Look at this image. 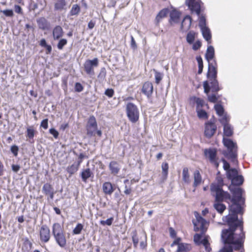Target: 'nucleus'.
Here are the masks:
<instances>
[{
	"instance_id": "1",
	"label": "nucleus",
	"mask_w": 252,
	"mask_h": 252,
	"mask_svg": "<svg viewBox=\"0 0 252 252\" xmlns=\"http://www.w3.org/2000/svg\"><path fill=\"white\" fill-rule=\"evenodd\" d=\"M232 214L222 218L223 221L229 226L227 229L222 230L221 237L226 252H233L243 248L245 239L242 218H238V213H242V208L238 205L231 206Z\"/></svg>"
},
{
	"instance_id": "2",
	"label": "nucleus",
	"mask_w": 252,
	"mask_h": 252,
	"mask_svg": "<svg viewBox=\"0 0 252 252\" xmlns=\"http://www.w3.org/2000/svg\"><path fill=\"white\" fill-rule=\"evenodd\" d=\"M244 179L242 175H238L231 180V185L229 187V189L232 193L231 202L232 204L229 206V214H232L230 210L232 206H238L239 205L242 208V213H238V214L243 215L244 211V208L245 206V198L243 197V194L244 193V190L241 188L236 186H240L243 184Z\"/></svg>"
},
{
	"instance_id": "3",
	"label": "nucleus",
	"mask_w": 252,
	"mask_h": 252,
	"mask_svg": "<svg viewBox=\"0 0 252 252\" xmlns=\"http://www.w3.org/2000/svg\"><path fill=\"white\" fill-rule=\"evenodd\" d=\"M222 142L227 150L223 151L222 154L231 162L237 163L238 146L237 143L232 140L225 137H223Z\"/></svg>"
},
{
	"instance_id": "4",
	"label": "nucleus",
	"mask_w": 252,
	"mask_h": 252,
	"mask_svg": "<svg viewBox=\"0 0 252 252\" xmlns=\"http://www.w3.org/2000/svg\"><path fill=\"white\" fill-rule=\"evenodd\" d=\"M222 142L227 150L223 151L222 154L231 162L237 163L238 146L237 143L232 140L225 137H223Z\"/></svg>"
},
{
	"instance_id": "5",
	"label": "nucleus",
	"mask_w": 252,
	"mask_h": 252,
	"mask_svg": "<svg viewBox=\"0 0 252 252\" xmlns=\"http://www.w3.org/2000/svg\"><path fill=\"white\" fill-rule=\"evenodd\" d=\"M194 215L196 220L195 221H193L194 230L195 231H200L201 233L195 234L193 236V240L195 244L200 245L202 239V235L205 234L207 230V221L197 212H195Z\"/></svg>"
},
{
	"instance_id": "6",
	"label": "nucleus",
	"mask_w": 252,
	"mask_h": 252,
	"mask_svg": "<svg viewBox=\"0 0 252 252\" xmlns=\"http://www.w3.org/2000/svg\"><path fill=\"white\" fill-rule=\"evenodd\" d=\"M52 233L57 244L61 248H64L66 245V239L61 225L59 223H55L52 227Z\"/></svg>"
},
{
	"instance_id": "7",
	"label": "nucleus",
	"mask_w": 252,
	"mask_h": 252,
	"mask_svg": "<svg viewBox=\"0 0 252 252\" xmlns=\"http://www.w3.org/2000/svg\"><path fill=\"white\" fill-rule=\"evenodd\" d=\"M203 11H200L199 14H196L198 17V26L200 29L203 38L208 42L211 43L212 34L209 27L207 26L205 15L202 13Z\"/></svg>"
},
{
	"instance_id": "8",
	"label": "nucleus",
	"mask_w": 252,
	"mask_h": 252,
	"mask_svg": "<svg viewBox=\"0 0 252 252\" xmlns=\"http://www.w3.org/2000/svg\"><path fill=\"white\" fill-rule=\"evenodd\" d=\"M210 189L212 194L215 197L216 202H222L227 199L231 201L232 197L230 194L227 191H224L222 188H220L218 185H211Z\"/></svg>"
},
{
	"instance_id": "9",
	"label": "nucleus",
	"mask_w": 252,
	"mask_h": 252,
	"mask_svg": "<svg viewBox=\"0 0 252 252\" xmlns=\"http://www.w3.org/2000/svg\"><path fill=\"white\" fill-rule=\"evenodd\" d=\"M126 113L129 121L132 123H136L139 117V110L136 105L131 102H128L126 106Z\"/></svg>"
},
{
	"instance_id": "10",
	"label": "nucleus",
	"mask_w": 252,
	"mask_h": 252,
	"mask_svg": "<svg viewBox=\"0 0 252 252\" xmlns=\"http://www.w3.org/2000/svg\"><path fill=\"white\" fill-rule=\"evenodd\" d=\"M185 3L191 13L199 14L200 11L204 10V3L201 0H186Z\"/></svg>"
},
{
	"instance_id": "11",
	"label": "nucleus",
	"mask_w": 252,
	"mask_h": 252,
	"mask_svg": "<svg viewBox=\"0 0 252 252\" xmlns=\"http://www.w3.org/2000/svg\"><path fill=\"white\" fill-rule=\"evenodd\" d=\"M204 156L207 158L210 162L213 164L216 168L219 166V162L218 161L217 150L216 148L205 149L204 150Z\"/></svg>"
},
{
	"instance_id": "12",
	"label": "nucleus",
	"mask_w": 252,
	"mask_h": 252,
	"mask_svg": "<svg viewBox=\"0 0 252 252\" xmlns=\"http://www.w3.org/2000/svg\"><path fill=\"white\" fill-rule=\"evenodd\" d=\"M97 129V124L95 117L91 116L89 117L87 125V134L89 136H94L95 131Z\"/></svg>"
},
{
	"instance_id": "13",
	"label": "nucleus",
	"mask_w": 252,
	"mask_h": 252,
	"mask_svg": "<svg viewBox=\"0 0 252 252\" xmlns=\"http://www.w3.org/2000/svg\"><path fill=\"white\" fill-rule=\"evenodd\" d=\"M217 126L214 122V120L210 119L205 124L204 135L207 138H211L216 133Z\"/></svg>"
},
{
	"instance_id": "14",
	"label": "nucleus",
	"mask_w": 252,
	"mask_h": 252,
	"mask_svg": "<svg viewBox=\"0 0 252 252\" xmlns=\"http://www.w3.org/2000/svg\"><path fill=\"white\" fill-rule=\"evenodd\" d=\"M98 65V60L97 58H94L93 60H87L84 63V68L86 73L90 75H94V67Z\"/></svg>"
},
{
	"instance_id": "15",
	"label": "nucleus",
	"mask_w": 252,
	"mask_h": 252,
	"mask_svg": "<svg viewBox=\"0 0 252 252\" xmlns=\"http://www.w3.org/2000/svg\"><path fill=\"white\" fill-rule=\"evenodd\" d=\"M39 238L41 243H48L51 238L50 230L46 224L42 225L39 230Z\"/></svg>"
},
{
	"instance_id": "16",
	"label": "nucleus",
	"mask_w": 252,
	"mask_h": 252,
	"mask_svg": "<svg viewBox=\"0 0 252 252\" xmlns=\"http://www.w3.org/2000/svg\"><path fill=\"white\" fill-rule=\"evenodd\" d=\"M191 23V17L189 15L185 16L181 24L180 31L182 32L188 31L190 28Z\"/></svg>"
},
{
	"instance_id": "17",
	"label": "nucleus",
	"mask_w": 252,
	"mask_h": 252,
	"mask_svg": "<svg viewBox=\"0 0 252 252\" xmlns=\"http://www.w3.org/2000/svg\"><path fill=\"white\" fill-rule=\"evenodd\" d=\"M142 92L147 97H150L153 93V85L152 83L149 81L144 83L142 87Z\"/></svg>"
},
{
	"instance_id": "18",
	"label": "nucleus",
	"mask_w": 252,
	"mask_h": 252,
	"mask_svg": "<svg viewBox=\"0 0 252 252\" xmlns=\"http://www.w3.org/2000/svg\"><path fill=\"white\" fill-rule=\"evenodd\" d=\"M216 63L215 62V64L213 63H208V68L207 73V77L208 79L215 78L217 77V69L216 67Z\"/></svg>"
},
{
	"instance_id": "19",
	"label": "nucleus",
	"mask_w": 252,
	"mask_h": 252,
	"mask_svg": "<svg viewBox=\"0 0 252 252\" xmlns=\"http://www.w3.org/2000/svg\"><path fill=\"white\" fill-rule=\"evenodd\" d=\"M116 189V186L109 182H105L102 185V190L106 195H111Z\"/></svg>"
},
{
	"instance_id": "20",
	"label": "nucleus",
	"mask_w": 252,
	"mask_h": 252,
	"mask_svg": "<svg viewBox=\"0 0 252 252\" xmlns=\"http://www.w3.org/2000/svg\"><path fill=\"white\" fill-rule=\"evenodd\" d=\"M181 13L177 10H172L170 13L169 22L171 25L179 23Z\"/></svg>"
},
{
	"instance_id": "21",
	"label": "nucleus",
	"mask_w": 252,
	"mask_h": 252,
	"mask_svg": "<svg viewBox=\"0 0 252 252\" xmlns=\"http://www.w3.org/2000/svg\"><path fill=\"white\" fill-rule=\"evenodd\" d=\"M208 81H209L212 93H218L222 89V87L220 86L217 78L209 79Z\"/></svg>"
},
{
	"instance_id": "22",
	"label": "nucleus",
	"mask_w": 252,
	"mask_h": 252,
	"mask_svg": "<svg viewBox=\"0 0 252 252\" xmlns=\"http://www.w3.org/2000/svg\"><path fill=\"white\" fill-rule=\"evenodd\" d=\"M39 29L42 30H48L50 27L49 22L44 17H40L36 20Z\"/></svg>"
},
{
	"instance_id": "23",
	"label": "nucleus",
	"mask_w": 252,
	"mask_h": 252,
	"mask_svg": "<svg viewBox=\"0 0 252 252\" xmlns=\"http://www.w3.org/2000/svg\"><path fill=\"white\" fill-rule=\"evenodd\" d=\"M67 2L65 0H55L54 3L55 11H62L66 10Z\"/></svg>"
},
{
	"instance_id": "24",
	"label": "nucleus",
	"mask_w": 252,
	"mask_h": 252,
	"mask_svg": "<svg viewBox=\"0 0 252 252\" xmlns=\"http://www.w3.org/2000/svg\"><path fill=\"white\" fill-rule=\"evenodd\" d=\"M193 175L194 180L193 187L196 188L203 182L202 177L199 170L197 169L194 171Z\"/></svg>"
},
{
	"instance_id": "25",
	"label": "nucleus",
	"mask_w": 252,
	"mask_h": 252,
	"mask_svg": "<svg viewBox=\"0 0 252 252\" xmlns=\"http://www.w3.org/2000/svg\"><path fill=\"white\" fill-rule=\"evenodd\" d=\"M63 35V28L60 26H56L53 30V36L55 40H59Z\"/></svg>"
},
{
	"instance_id": "26",
	"label": "nucleus",
	"mask_w": 252,
	"mask_h": 252,
	"mask_svg": "<svg viewBox=\"0 0 252 252\" xmlns=\"http://www.w3.org/2000/svg\"><path fill=\"white\" fill-rule=\"evenodd\" d=\"M109 168L111 174L114 175L118 174L120 170V165L116 161H111L109 165Z\"/></svg>"
},
{
	"instance_id": "27",
	"label": "nucleus",
	"mask_w": 252,
	"mask_h": 252,
	"mask_svg": "<svg viewBox=\"0 0 252 252\" xmlns=\"http://www.w3.org/2000/svg\"><path fill=\"white\" fill-rule=\"evenodd\" d=\"M223 127V137L224 136L229 137L233 135L234 128L230 124L225 125Z\"/></svg>"
},
{
	"instance_id": "28",
	"label": "nucleus",
	"mask_w": 252,
	"mask_h": 252,
	"mask_svg": "<svg viewBox=\"0 0 252 252\" xmlns=\"http://www.w3.org/2000/svg\"><path fill=\"white\" fill-rule=\"evenodd\" d=\"M205 57L208 63H210V61L214 58L215 49L213 46H208Z\"/></svg>"
},
{
	"instance_id": "29",
	"label": "nucleus",
	"mask_w": 252,
	"mask_h": 252,
	"mask_svg": "<svg viewBox=\"0 0 252 252\" xmlns=\"http://www.w3.org/2000/svg\"><path fill=\"white\" fill-rule=\"evenodd\" d=\"M81 177L82 181L86 183L87 180L91 177L93 176V173L91 171L90 168H86L83 169L81 174Z\"/></svg>"
},
{
	"instance_id": "30",
	"label": "nucleus",
	"mask_w": 252,
	"mask_h": 252,
	"mask_svg": "<svg viewBox=\"0 0 252 252\" xmlns=\"http://www.w3.org/2000/svg\"><path fill=\"white\" fill-rule=\"evenodd\" d=\"M190 100L191 101H192L196 104V110L202 108L205 104L204 100L200 97H197L194 96L191 97L190 98Z\"/></svg>"
},
{
	"instance_id": "31",
	"label": "nucleus",
	"mask_w": 252,
	"mask_h": 252,
	"mask_svg": "<svg viewBox=\"0 0 252 252\" xmlns=\"http://www.w3.org/2000/svg\"><path fill=\"white\" fill-rule=\"evenodd\" d=\"M197 34L198 33L193 31H189L186 36L187 43L189 44H193Z\"/></svg>"
},
{
	"instance_id": "32",
	"label": "nucleus",
	"mask_w": 252,
	"mask_h": 252,
	"mask_svg": "<svg viewBox=\"0 0 252 252\" xmlns=\"http://www.w3.org/2000/svg\"><path fill=\"white\" fill-rule=\"evenodd\" d=\"M182 179L183 182L186 184H189L190 182L189 169L187 167H185L183 169Z\"/></svg>"
},
{
	"instance_id": "33",
	"label": "nucleus",
	"mask_w": 252,
	"mask_h": 252,
	"mask_svg": "<svg viewBox=\"0 0 252 252\" xmlns=\"http://www.w3.org/2000/svg\"><path fill=\"white\" fill-rule=\"evenodd\" d=\"M53 191H54V189L50 183H45L43 186L42 191L45 195H48L49 193Z\"/></svg>"
},
{
	"instance_id": "34",
	"label": "nucleus",
	"mask_w": 252,
	"mask_h": 252,
	"mask_svg": "<svg viewBox=\"0 0 252 252\" xmlns=\"http://www.w3.org/2000/svg\"><path fill=\"white\" fill-rule=\"evenodd\" d=\"M191 246L190 245L185 243H180L179 244L177 252H187L190 251Z\"/></svg>"
},
{
	"instance_id": "35",
	"label": "nucleus",
	"mask_w": 252,
	"mask_h": 252,
	"mask_svg": "<svg viewBox=\"0 0 252 252\" xmlns=\"http://www.w3.org/2000/svg\"><path fill=\"white\" fill-rule=\"evenodd\" d=\"M79 166L76 163H74L71 165L69 166L66 168V171L70 174L71 177L73 174L77 171Z\"/></svg>"
},
{
	"instance_id": "36",
	"label": "nucleus",
	"mask_w": 252,
	"mask_h": 252,
	"mask_svg": "<svg viewBox=\"0 0 252 252\" xmlns=\"http://www.w3.org/2000/svg\"><path fill=\"white\" fill-rule=\"evenodd\" d=\"M221 202H216L214 204V208L220 214H222L226 209V206L224 204L221 203Z\"/></svg>"
},
{
	"instance_id": "37",
	"label": "nucleus",
	"mask_w": 252,
	"mask_h": 252,
	"mask_svg": "<svg viewBox=\"0 0 252 252\" xmlns=\"http://www.w3.org/2000/svg\"><path fill=\"white\" fill-rule=\"evenodd\" d=\"M238 175V171L235 168H231L226 172V176L230 180L236 177Z\"/></svg>"
},
{
	"instance_id": "38",
	"label": "nucleus",
	"mask_w": 252,
	"mask_h": 252,
	"mask_svg": "<svg viewBox=\"0 0 252 252\" xmlns=\"http://www.w3.org/2000/svg\"><path fill=\"white\" fill-rule=\"evenodd\" d=\"M220 95H219L217 93H213L211 94L207 95L208 101L212 103L217 102L219 99H220Z\"/></svg>"
},
{
	"instance_id": "39",
	"label": "nucleus",
	"mask_w": 252,
	"mask_h": 252,
	"mask_svg": "<svg viewBox=\"0 0 252 252\" xmlns=\"http://www.w3.org/2000/svg\"><path fill=\"white\" fill-rule=\"evenodd\" d=\"M168 12V10L166 8L162 9L159 11L156 17V20L158 22H159L160 20L164 17H165Z\"/></svg>"
},
{
	"instance_id": "40",
	"label": "nucleus",
	"mask_w": 252,
	"mask_h": 252,
	"mask_svg": "<svg viewBox=\"0 0 252 252\" xmlns=\"http://www.w3.org/2000/svg\"><path fill=\"white\" fill-rule=\"evenodd\" d=\"M220 117H221V118L219 119V121L222 126L229 124V122L230 118L226 113L223 114V115Z\"/></svg>"
},
{
	"instance_id": "41",
	"label": "nucleus",
	"mask_w": 252,
	"mask_h": 252,
	"mask_svg": "<svg viewBox=\"0 0 252 252\" xmlns=\"http://www.w3.org/2000/svg\"><path fill=\"white\" fill-rule=\"evenodd\" d=\"M215 110L216 111V113L219 116H222L223 114H225L224 109L222 105L220 104H217L214 106Z\"/></svg>"
},
{
	"instance_id": "42",
	"label": "nucleus",
	"mask_w": 252,
	"mask_h": 252,
	"mask_svg": "<svg viewBox=\"0 0 252 252\" xmlns=\"http://www.w3.org/2000/svg\"><path fill=\"white\" fill-rule=\"evenodd\" d=\"M80 11V6L78 4L73 5L70 11V14L71 16L77 15Z\"/></svg>"
},
{
	"instance_id": "43",
	"label": "nucleus",
	"mask_w": 252,
	"mask_h": 252,
	"mask_svg": "<svg viewBox=\"0 0 252 252\" xmlns=\"http://www.w3.org/2000/svg\"><path fill=\"white\" fill-rule=\"evenodd\" d=\"M35 130L33 126H30L27 129V137L30 139H33L35 134Z\"/></svg>"
},
{
	"instance_id": "44",
	"label": "nucleus",
	"mask_w": 252,
	"mask_h": 252,
	"mask_svg": "<svg viewBox=\"0 0 252 252\" xmlns=\"http://www.w3.org/2000/svg\"><path fill=\"white\" fill-rule=\"evenodd\" d=\"M106 75V69L104 67H102L101 68L100 72L97 76V78L99 81L102 82L104 80L105 76Z\"/></svg>"
},
{
	"instance_id": "45",
	"label": "nucleus",
	"mask_w": 252,
	"mask_h": 252,
	"mask_svg": "<svg viewBox=\"0 0 252 252\" xmlns=\"http://www.w3.org/2000/svg\"><path fill=\"white\" fill-rule=\"evenodd\" d=\"M196 112L197 113V116L200 119H207L208 118V114L207 112L203 110V109H198L196 110Z\"/></svg>"
},
{
	"instance_id": "46",
	"label": "nucleus",
	"mask_w": 252,
	"mask_h": 252,
	"mask_svg": "<svg viewBox=\"0 0 252 252\" xmlns=\"http://www.w3.org/2000/svg\"><path fill=\"white\" fill-rule=\"evenodd\" d=\"M83 229V225L81 223H78L76 227L73 229L72 233L73 234L77 235L81 233Z\"/></svg>"
},
{
	"instance_id": "47",
	"label": "nucleus",
	"mask_w": 252,
	"mask_h": 252,
	"mask_svg": "<svg viewBox=\"0 0 252 252\" xmlns=\"http://www.w3.org/2000/svg\"><path fill=\"white\" fill-rule=\"evenodd\" d=\"M168 164L167 162H164L161 165V168L162 171V175L165 177H166L168 172Z\"/></svg>"
},
{
	"instance_id": "48",
	"label": "nucleus",
	"mask_w": 252,
	"mask_h": 252,
	"mask_svg": "<svg viewBox=\"0 0 252 252\" xmlns=\"http://www.w3.org/2000/svg\"><path fill=\"white\" fill-rule=\"evenodd\" d=\"M154 71L155 72V80H156V83L157 84H158L159 83V82H160V81L162 80V77H163V74L160 73V72H159L158 71H157V70H156L155 69H154Z\"/></svg>"
},
{
	"instance_id": "49",
	"label": "nucleus",
	"mask_w": 252,
	"mask_h": 252,
	"mask_svg": "<svg viewBox=\"0 0 252 252\" xmlns=\"http://www.w3.org/2000/svg\"><path fill=\"white\" fill-rule=\"evenodd\" d=\"M114 220V218L111 217L108 219H107L106 220H101L100 221V224H101L103 226L105 225H108L110 226L112 225L113 222Z\"/></svg>"
},
{
	"instance_id": "50",
	"label": "nucleus",
	"mask_w": 252,
	"mask_h": 252,
	"mask_svg": "<svg viewBox=\"0 0 252 252\" xmlns=\"http://www.w3.org/2000/svg\"><path fill=\"white\" fill-rule=\"evenodd\" d=\"M67 43V41L65 38H62L60 39L58 44H57V48L59 50L63 49V47L66 45Z\"/></svg>"
},
{
	"instance_id": "51",
	"label": "nucleus",
	"mask_w": 252,
	"mask_h": 252,
	"mask_svg": "<svg viewBox=\"0 0 252 252\" xmlns=\"http://www.w3.org/2000/svg\"><path fill=\"white\" fill-rule=\"evenodd\" d=\"M203 88H204V92L207 95L209 94V93L210 91H211V88L210 87L209 81H205L203 84Z\"/></svg>"
},
{
	"instance_id": "52",
	"label": "nucleus",
	"mask_w": 252,
	"mask_h": 252,
	"mask_svg": "<svg viewBox=\"0 0 252 252\" xmlns=\"http://www.w3.org/2000/svg\"><path fill=\"white\" fill-rule=\"evenodd\" d=\"M23 244L25 247L27 248H29V249H31L32 246V243L29 240L28 237H25L23 239Z\"/></svg>"
},
{
	"instance_id": "53",
	"label": "nucleus",
	"mask_w": 252,
	"mask_h": 252,
	"mask_svg": "<svg viewBox=\"0 0 252 252\" xmlns=\"http://www.w3.org/2000/svg\"><path fill=\"white\" fill-rule=\"evenodd\" d=\"M0 12H2L5 16L11 17L13 16L14 13L12 9H5L3 10H0Z\"/></svg>"
},
{
	"instance_id": "54",
	"label": "nucleus",
	"mask_w": 252,
	"mask_h": 252,
	"mask_svg": "<svg viewBox=\"0 0 252 252\" xmlns=\"http://www.w3.org/2000/svg\"><path fill=\"white\" fill-rule=\"evenodd\" d=\"M74 89L76 92L80 93L83 90L84 87L80 83L76 82L75 84Z\"/></svg>"
},
{
	"instance_id": "55",
	"label": "nucleus",
	"mask_w": 252,
	"mask_h": 252,
	"mask_svg": "<svg viewBox=\"0 0 252 252\" xmlns=\"http://www.w3.org/2000/svg\"><path fill=\"white\" fill-rule=\"evenodd\" d=\"M217 183H212L211 185H218L220 188H222V187L223 186V181L221 177H217Z\"/></svg>"
},
{
	"instance_id": "56",
	"label": "nucleus",
	"mask_w": 252,
	"mask_h": 252,
	"mask_svg": "<svg viewBox=\"0 0 252 252\" xmlns=\"http://www.w3.org/2000/svg\"><path fill=\"white\" fill-rule=\"evenodd\" d=\"M192 49L194 51H197L201 47L202 43L199 40L196 41L192 44Z\"/></svg>"
},
{
	"instance_id": "57",
	"label": "nucleus",
	"mask_w": 252,
	"mask_h": 252,
	"mask_svg": "<svg viewBox=\"0 0 252 252\" xmlns=\"http://www.w3.org/2000/svg\"><path fill=\"white\" fill-rule=\"evenodd\" d=\"M10 151L15 157H16L18 155L19 147L16 145H12L10 148Z\"/></svg>"
},
{
	"instance_id": "58",
	"label": "nucleus",
	"mask_w": 252,
	"mask_h": 252,
	"mask_svg": "<svg viewBox=\"0 0 252 252\" xmlns=\"http://www.w3.org/2000/svg\"><path fill=\"white\" fill-rule=\"evenodd\" d=\"M221 160L223 162V168L224 170L227 172L228 170L231 169L229 163L223 158H221Z\"/></svg>"
},
{
	"instance_id": "59",
	"label": "nucleus",
	"mask_w": 252,
	"mask_h": 252,
	"mask_svg": "<svg viewBox=\"0 0 252 252\" xmlns=\"http://www.w3.org/2000/svg\"><path fill=\"white\" fill-rule=\"evenodd\" d=\"M130 39H131L130 47L133 50H135L137 48V46L136 43L135 41V39L132 35L130 36Z\"/></svg>"
},
{
	"instance_id": "60",
	"label": "nucleus",
	"mask_w": 252,
	"mask_h": 252,
	"mask_svg": "<svg viewBox=\"0 0 252 252\" xmlns=\"http://www.w3.org/2000/svg\"><path fill=\"white\" fill-rule=\"evenodd\" d=\"M105 95L109 97H112L114 94V91L112 89H107L105 92Z\"/></svg>"
},
{
	"instance_id": "61",
	"label": "nucleus",
	"mask_w": 252,
	"mask_h": 252,
	"mask_svg": "<svg viewBox=\"0 0 252 252\" xmlns=\"http://www.w3.org/2000/svg\"><path fill=\"white\" fill-rule=\"evenodd\" d=\"M49 132L50 134L53 135L54 137L56 139L59 137V132L54 128H51L49 129Z\"/></svg>"
},
{
	"instance_id": "62",
	"label": "nucleus",
	"mask_w": 252,
	"mask_h": 252,
	"mask_svg": "<svg viewBox=\"0 0 252 252\" xmlns=\"http://www.w3.org/2000/svg\"><path fill=\"white\" fill-rule=\"evenodd\" d=\"M132 242H133V243L134 247H137V246L138 245L139 240H138V238L137 237V235H136V233H134L132 235Z\"/></svg>"
},
{
	"instance_id": "63",
	"label": "nucleus",
	"mask_w": 252,
	"mask_h": 252,
	"mask_svg": "<svg viewBox=\"0 0 252 252\" xmlns=\"http://www.w3.org/2000/svg\"><path fill=\"white\" fill-rule=\"evenodd\" d=\"M196 61L198 63V67L203 68V60L200 56L196 57Z\"/></svg>"
},
{
	"instance_id": "64",
	"label": "nucleus",
	"mask_w": 252,
	"mask_h": 252,
	"mask_svg": "<svg viewBox=\"0 0 252 252\" xmlns=\"http://www.w3.org/2000/svg\"><path fill=\"white\" fill-rule=\"evenodd\" d=\"M48 120L47 119H44L41 123L40 126L44 129H46L48 127Z\"/></svg>"
}]
</instances>
